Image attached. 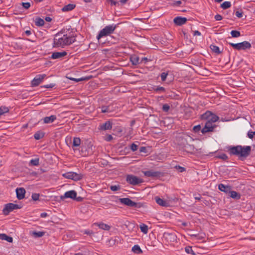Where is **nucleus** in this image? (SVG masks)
I'll list each match as a JSON object with an SVG mask.
<instances>
[{"label": "nucleus", "instance_id": "1", "mask_svg": "<svg viewBox=\"0 0 255 255\" xmlns=\"http://www.w3.org/2000/svg\"><path fill=\"white\" fill-rule=\"evenodd\" d=\"M74 37L64 34L62 32L57 33L54 36L53 47L63 48L75 41Z\"/></svg>", "mask_w": 255, "mask_h": 255}, {"label": "nucleus", "instance_id": "2", "mask_svg": "<svg viewBox=\"0 0 255 255\" xmlns=\"http://www.w3.org/2000/svg\"><path fill=\"white\" fill-rule=\"evenodd\" d=\"M251 151L250 146H242L238 145L230 148L231 153L238 156L239 157H246L249 156Z\"/></svg>", "mask_w": 255, "mask_h": 255}, {"label": "nucleus", "instance_id": "3", "mask_svg": "<svg viewBox=\"0 0 255 255\" xmlns=\"http://www.w3.org/2000/svg\"><path fill=\"white\" fill-rule=\"evenodd\" d=\"M87 194L86 193L78 194L77 192H65L63 196H60L61 200H64L66 198H70L77 202H82L86 198Z\"/></svg>", "mask_w": 255, "mask_h": 255}, {"label": "nucleus", "instance_id": "4", "mask_svg": "<svg viewBox=\"0 0 255 255\" xmlns=\"http://www.w3.org/2000/svg\"><path fill=\"white\" fill-rule=\"evenodd\" d=\"M22 207L21 204H17L14 203H7L4 205V208L2 210V213L4 215H7L10 212L14 210L19 209Z\"/></svg>", "mask_w": 255, "mask_h": 255}, {"label": "nucleus", "instance_id": "5", "mask_svg": "<svg viewBox=\"0 0 255 255\" xmlns=\"http://www.w3.org/2000/svg\"><path fill=\"white\" fill-rule=\"evenodd\" d=\"M116 28V26L114 25L106 26L100 31L98 35L97 36V39L99 40L101 37L110 34L114 32Z\"/></svg>", "mask_w": 255, "mask_h": 255}, {"label": "nucleus", "instance_id": "6", "mask_svg": "<svg viewBox=\"0 0 255 255\" xmlns=\"http://www.w3.org/2000/svg\"><path fill=\"white\" fill-rule=\"evenodd\" d=\"M229 44L234 48L238 50H245L247 49H249L251 47V43L246 41L237 44H234L233 43H230Z\"/></svg>", "mask_w": 255, "mask_h": 255}, {"label": "nucleus", "instance_id": "7", "mask_svg": "<svg viewBox=\"0 0 255 255\" xmlns=\"http://www.w3.org/2000/svg\"><path fill=\"white\" fill-rule=\"evenodd\" d=\"M176 198L168 197L167 200H163L158 196L155 197V200L157 204L162 207H169L172 201H174Z\"/></svg>", "mask_w": 255, "mask_h": 255}, {"label": "nucleus", "instance_id": "8", "mask_svg": "<svg viewBox=\"0 0 255 255\" xmlns=\"http://www.w3.org/2000/svg\"><path fill=\"white\" fill-rule=\"evenodd\" d=\"M202 120H208L214 123L219 120V117L210 111H207L201 116Z\"/></svg>", "mask_w": 255, "mask_h": 255}, {"label": "nucleus", "instance_id": "9", "mask_svg": "<svg viewBox=\"0 0 255 255\" xmlns=\"http://www.w3.org/2000/svg\"><path fill=\"white\" fill-rule=\"evenodd\" d=\"M63 176L67 179L78 181L83 178V175L81 174H77L73 172H68L63 174Z\"/></svg>", "mask_w": 255, "mask_h": 255}, {"label": "nucleus", "instance_id": "10", "mask_svg": "<svg viewBox=\"0 0 255 255\" xmlns=\"http://www.w3.org/2000/svg\"><path fill=\"white\" fill-rule=\"evenodd\" d=\"M126 180L128 183L133 185H137L143 182L141 179L132 175H127Z\"/></svg>", "mask_w": 255, "mask_h": 255}, {"label": "nucleus", "instance_id": "11", "mask_svg": "<svg viewBox=\"0 0 255 255\" xmlns=\"http://www.w3.org/2000/svg\"><path fill=\"white\" fill-rule=\"evenodd\" d=\"M186 137H187L186 135H180L176 137V143L181 149H183L188 143Z\"/></svg>", "mask_w": 255, "mask_h": 255}, {"label": "nucleus", "instance_id": "12", "mask_svg": "<svg viewBox=\"0 0 255 255\" xmlns=\"http://www.w3.org/2000/svg\"><path fill=\"white\" fill-rule=\"evenodd\" d=\"M119 201L121 204L130 207H137V203L132 201L128 198H120Z\"/></svg>", "mask_w": 255, "mask_h": 255}, {"label": "nucleus", "instance_id": "13", "mask_svg": "<svg viewBox=\"0 0 255 255\" xmlns=\"http://www.w3.org/2000/svg\"><path fill=\"white\" fill-rule=\"evenodd\" d=\"M215 127V125H214L213 123L207 120L204 127L201 129V132L204 134L207 132L212 131H213Z\"/></svg>", "mask_w": 255, "mask_h": 255}, {"label": "nucleus", "instance_id": "14", "mask_svg": "<svg viewBox=\"0 0 255 255\" xmlns=\"http://www.w3.org/2000/svg\"><path fill=\"white\" fill-rule=\"evenodd\" d=\"M45 77V74L38 75L36 76L31 81L32 86L34 87L38 86Z\"/></svg>", "mask_w": 255, "mask_h": 255}, {"label": "nucleus", "instance_id": "15", "mask_svg": "<svg viewBox=\"0 0 255 255\" xmlns=\"http://www.w3.org/2000/svg\"><path fill=\"white\" fill-rule=\"evenodd\" d=\"M40 198V200H49L50 199V196H47L42 194L39 195V194L34 193L32 195V198L34 201H37Z\"/></svg>", "mask_w": 255, "mask_h": 255}, {"label": "nucleus", "instance_id": "16", "mask_svg": "<svg viewBox=\"0 0 255 255\" xmlns=\"http://www.w3.org/2000/svg\"><path fill=\"white\" fill-rule=\"evenodd\" d=\"M187 21V19L186 18L179 16L175 17L173 20V21L175 24L180 26L185 24Z\"/></svg>", "mask_w": 255, "mask_h": 255}, {"label": "nucleus", "instance_id": "17", "mask_svg": "<svg viewBox=\"0 0 255 255\" xmlns=\"http://www.w3.org/2000/svg\"><path fill=\"white\" fill-rule=\"evenodd\" d=\"M144 175L147 177H158L161 174L158 171H154L153 170H148L143 172Z\"/></svg>", "mask_w": 255, "mask_h": 255}, {"label": "nucleus", "instance_id": "18", "mask_svg": "<svg viewBox=\"0 0 255 255\" xmlns=\"http://www.w3.org/2000/svg\"><path fill=\"white\" fill-rule=\"evenodd\" d=\"M67 55L66 51L55 52L52 53L51 58L53 59L61 58Z\"/></svg>", "mask_w": 255, "mask_h": 255}, {"label": "nucleus", "instance_id": "19", "mask_svg": "<svg viewBox=\"0 0 255 255\" xmlns=\"http://www.w3.org/2000/svg\"><path fill=\"white\" fill-rule=\"evenodd\" d=\"M218 189L220 191H233L232 187L229 185H225L223 184H220L218 185Z\"/></svg>", "mask_w": 255, "mask_h": 255}, {"label": "nucleus", "instance_id": "20", "mask_svg": "<svg viewBox=\"0 0 255 255\" xmlns=\"http://www.w3.org/2000/svg\"><path fill=\"white\" fill-rule=\"evenodd\" d=\"M94 225H96L99 227L100 229H102L105 231H109L111 229V227L104 223H95L94 224Z\"/></svg>", "mask_w": 255, "mask_h": 255}, {"label": "nucleus", "instance_id": "21", "mask_svg": "<svg viewBox=\"0 0 255 255\" xmlns=\"http://www.w3.org/2000/svg\"><path fill=\"white\" fill-rule=\"evenodd\" d=\"M112 128V124L110 121H107L105 123L101 125L99 129L101 130H107L110 129Z\"/></svg>", "mask_w": 255, "mask_h": 255}, {"label": "nucleus", "instance_id": "22", "mask_svg": "<svg viewBox=\"0 0 255 255\" xmlns=\"http://www.w3.org/2000/svg\"><path fill=\"white\" fill-rule=\"evenodd\" d=\"M183 150L188 153H193L195 151V147L193 145L187 143L185 147L183 148Z\"/></svg>", "mask_w": 255, "mask_h": 255}, {"label": "nucleus", "instance_id": "23", "mask_svg": "<svg viewBox=\"0 0 255 255\" xmlns=\"http://www.w3.org/2000/svg\"><path fill=\"white\" fill-rule=\"evenodd\" d=\"M76 6V5L73 3H69L67 5H65L61 9L63 12L69 11L73 10Z\"/></svg>", "mask_w": 255, "mask_h": 255}, {"label": "nucleus", "instance_id": "24", "mask_svg": "<svg viewBox=\"0 0 255 255\" xmlns=\"http://www.w3.org/2000/svg\"><path fill=\"white\" fill-rule=\"evenodd\" d=\"M56 119V117L54 115L50 117H46L43 119L44 124H50L53 122Z\"/></svg>", "mask_w": 255, "mask_h": 255}, {"label": "nucleus", "instance_id": "25", "mask_svg": "<svg viewBox=\"0 0 255 255\" xmlns=\"http://www.w3.org/2000/svg\"><path fill=\"white\" fill-rule=\"evenodd\" d=\"M0 240H5L9 243H12L13 241L12 237L7 236L5 234H0Z\"/></svg>", "mask_w": 255, "mask_h": 255}, {"label": "nucleus", "instance_id": "26", "mask_svg": "<svg viewBox=\"0 0 255 255\" xmlns=\"http://www.w3.org/2000/svg\"><path fill=\"white\" fill-rule=\"evenodd\" d=\"M132 251L137 254H140L142 253V250L138 245H134L132 248Z\"/></svg>", "mask_w": 255, "mask_h": 255}, {"label": "nucleus", "instance_id": "27", "mask_svg": "<svg viewBox=\"0 0 255 255\" xmlns=\"http://www.w3.org/2000/svg\"><path fill=\"white\" fill-rule=\"evenodd\" d=\"M35 22V25L38 26H41L44 24V20L40 17L36 18Z\"/></svg>", "mask_w": 255, "mask_h": 255}, {"label": "nucleus", "instance_id": "28", "mask_svg": "<svg viewBox=\"0 0 255 255\" xmlns=\"http://www.w3.org/2000/svg\"><path fill=\"white\" fill-rule=\"evenodd\" d=\"M44 135V133L40 131L36 132L34 135V137L36 140H39L42 138Z\"/></svg>", "mask_w": 255, "mask_h": 255}, {"label": "nucleus", "instance_id": "29", "mask_svg": "<svg viewBox=\"0 0 255 255\" xmlns=\"http://www.w3.org/2000/svg\"><path fill=\"white\" fill-rule=\"evenodd\" d=\"M139 58L136 55H133L130 57V61L132 64L136 65L139 63Z\"/></svg>", "mask_w": 255, "mask_h": 255}, {"label": "nucleus", "instance_id": "30", "mask_svg": "<svg viewBox=\"0 0 255 255\" xmlns=\"http://www.w3.org/2000/svg\"><path fill=\"white\" fill-rule=\"evenodd\" d=\"M30 234L36 238L41 237L44 235V232H32L30 233Z\"/></svg>", "mask_w": 255, "mask_h": 255}, {"label": "nucleus", "instance_id": "31", "mask_svg": "<svg viewBox=\"0 0 255 255\" xmlns=\"http://www.w3.org/2000/svg\"><path fill=\"white\" fill-rule=\"evenodd\" d=\"M210 48L214 52L216 53V54H220L221 53L219 48L217 46L211 45Z\"/></svg>", "mask_w": 255, "mask_h": 255}, {"label": "nucleus", "instance_id": "32", "mask_svg": "<svg viewBox=\"0 0 255 255\" xmlns=\"http://www.w3.org/2000/svg\"><path fill=\"white\" fill-rule=\"evenodd\" d=\"M81 143V139L79 137H74L73 141L74 146H78Z\"/></svg>", "mask_w": 255, "mask_h": 255}, {"label": "nucleus", "instance_id": "33", "mask_svg": "<svg viewBox=\"0 0 255 255\" xmlns=\"http://www.w3.org/2000/svg\"><path fill=\"white\" fill-rule=\"evenodd\" d=\"M230 196L234 199H238L240 198L241 195L239 192H229Z\"/></svg>", "mask_w": 255, "mask_h": 255}, {"label": "nucleus", "instance_id": "34", "mask_svg": "<svg viewBox=\"0 0 255 255\" xmlns=\"http://www.w3.org/2000/svg\"><path fill=\"white\" fill-rule=\"evenodd\" d=\"M231 6V3L230 1H225L221 5V7L224 9L230 7Z\"/></svg>", "mask_w": 255, "mask_h": 255}, {"label": "nucleus", "instance_id": "35", "mask_svg": "<svg viewBox=\"0 0 255 255\" xmlns=\"http://www.w3.org/2000/svg\"><path fill=\"white\" fill-rule=\"evenodd\" d=\"M140 229L141 230V231L144 234H146L148 232V227L145 224H141L140 226Z\"/></svg>", "mask_w": 255, "mask_h": 255}, {"label": "nucleus", "instance_id": "36", "mask_svg": "<svg viewBox=\"0 0 255 255\" xmlns=\"http://www.w3.org/2000/svg\"><path fill=\"white\" fill-rule=\"evenodd\" d=\"M39 163V158L31 159L29 162V164L32 166H37Z\"/></svg>", "mask_w": 255, "mask_h": 255}, {"label": "nucleus", "instance_id": "37", "mask_svg": "<svg viewBox=\"0 0 255 255\" xmlns=\"http://www.w3.org/2000/svg\"><path fill=\"white\" fill-rule=\"evenodd\" d=\"M9 110L8 108L5 107H1L0 108V116L4 114V113H7Z\"/></svg>", "mask_w": 255, "mask_h": 255}, {"label": "nucleus", "instance_id": "38", "mask_svg": "<svg viewBox=\"0 0 255 255\" xmlns=\"http://www.w3.org/2000/svg\"><path fill=\"white\" fill-rule=\"evenodd\" d=\"M231 34L233 37H238L241 35L240 31L237 30H232Z\"/></svg>", "mask_w": 255, "mask_h": 255}, {"label": "nucleus", "instance_id": "39", "mask_svg": "<svg viewBox=\"0 0 255 255\" xmlns=\"http://www.w3.org/2000/svg\"><path fill=\"white\" fill-rule=\"evenodd\" d=\"M16 196L18 199L21 200L24 198L25 192H16Z\"/></svg>", "mask_w": 255, "mask_h": 255}, {"label": "nucleus", "instance_id": "40", "mask_svg": "<svg viewBox=\"0 0 255 255\" xmlns=\"http://www.w3.org/2000/svg\"><path fill=\"white\" fill-rule=\"evenodd\" d=\"M110 189L113 191H116L120 190V186L119 185H111Z\"/></svg>", "mask_w": 255, "mask_h": 255}, {"label": "nucleus", "instance_id": "41", "mask_svg": "<svg viewBox=\"0 0 255 255\" xmlns=\"http://www.w3.org/2000/svg\"><path fill=\"white\" fill-rule=\"evenodd\" d=\"M153 89L156 92H164L165 89L163 87H156L153 88Z\"/></svg>", "mask_w": 255, "mask_h": 255}, {"label": "nucleus", "instance_id": "42", "mask_svg": "<svg viewBox=\"0 0 255 255\" xmlns=\"http://www.w3.org/2000/svg\"><path fill=\"white\" fill-rule=\"evenodd\" d=\"M170 109V106L168 104H164L162 106V110L164 112H168Z\"/></svg>", "mask_w": 255, "mask_h": 255}, {"label": "nucleus", "instance_id": "43", "mask_svg": "<svg viewBox=\"0 0 255 255\" xmlns=\"http://www.w3.org/2000/svg\"><path fill=\"white\" fill-rule=\"evenodd\" d=\"M138 145L133 143L130 145V149L132 151H135L137 149Z\"/></svg>", "mask_w": 255, "mask_h": 255}, {"label": "nucleus", "instance_id": "44", "mask_svg": "<svg viewBox=\"0 0 255 255\" xmlns=\"http://www.w3.org/2000/svg\"><path fill=\"white\" fill-rule=\"evenodd\" d=\"M22 5L23 7L25 9H28L30 6L31 4L30 2H22Z\"/></svg>", "mask_w": 255, "mask_h": 255}, {"label": "nucleus", "instance_id": "45", "mask_svg": "<svg viewBox=\"0 0 255 255\" xmlns=\"http://www.w3.org/2000/svg\"><path fill=\"white\" fill-rule=\"evenodd\" d=\"M167 75L168 73L165 72H163L161 74V78L162 81H165Z\"/></svg>", "mask_w": 255, "mask_h": 255}, {"label": "nucleus", "instance_id": "46", "mask_svg": "<svg viewBox=\"0 0 255 255\" xmlns=\"http://www.w3.org/2000/svg\"><path fill=\"white\" fill-rule=\"evenodd\" d=\"M255 135V131H249L248 132V136L251 139H252Z\"/></svg>", "mask_w": 255, "mask_h": 255}, {"label": "nucleus", "instance_id": "47", "mask_svg": "<svg viewBox=\"0 0 255 255\" xmlns=\"http://www.w3.org/2000/svg\"><path fill=\"white\" fill-rule=\"evenodd\" d=\"M201 126L200 125H197V126H195L194 128H193V130L195 132H198L199 130H200L201 129Z\"/></svg>", "mask_w": 255, "mask_h": 255}, {"label": "nucleus", "instance_id": "48", "mask_svg": "<svg viewBox=\"0 0 255 255\" xmlns=\"http://www.w3.org/2000/svg\"><path fill=\"white\" fill-rule=\"evenodd\" d=\"M185 251L188 254L192 253V254H194V253H193V251L192 250V248L190 247H186L185 248Z\"/></svg>", "mask_w": 255, "mask_h": 255}, {"label": "nucleus", "instance_id": "49", "mask_svg": "<svg viewBox=\"0 0 255 255\" xmlns=\"http://www.w3.org/2000/svg\"><path fill=\"white\" fill-rule=\"evenodd\" d=\"M223 18L222 16L220 15V14H216L215 16V19L217 20V21H219V20H222Z\"/></svg>", "mask_w": 255, "mask_h": 255}, {"label": "nucleus", "instance_id": "50", "mask_svg": "<svg viewBox=\"0 0 255 255\" xmlns=\"http://www.w3.org/2000/svg\"><path fill=\"white\" fill-rule=\"evenodd\" d=\"M84 233L85 234L89 235H91L94 234V233H93V232L92 231L89 230H85L84 231Z\"/></svg>", "mask_w": 255, "mask_h": 255}, {"label": "nucleus", "instance_id": "51", "mask_svg": "<svg viewBox=\"0 0 255 255\" xmlns=\"http://www.w3.org/2000/svg\"><path fill=\"white\" fill-rule=\"evenodd\" d=\"M236 15L238 17H242L243 16V12L237 11L236 12Z\"/></svg>", "mask_w": 255, "mask_h": 255}, {"label": "nucleus", "instance_id": "52", "mask_svg": "<svg viewBox=\"0 0 255 255\" xmlns=\"http://www.w3.org/2000/svg\"><path fill=\"white\" fill-rule=\"evenodd\" d=\"M109 111V109L108 107H103L102 108V113H106V112H108Z\"/></svg>", "mask_w": 255, "mask_h": 255}, {"label": "nucleus", "instance_id": "53", "mask_svg": "<svg viewBox=\"0 0 255 255\" xmlns=\"http://www.w3.org/2000/svg\"><path fill=\"white\" fill-rule=\"evenodd\" d=\"M219 158L224 160L228 159V156L225 154H223L219 156Z\"/></svg>", "mask_w": 255, "mask_h": 255}, {"label": "nucleus", "instance_id": "54", "mask_svg": "<svg viewBox=\"0 0 255 255\" xmlns=\"http://www.w3.org/2000/svg\"><path fill=\"white\" fill-rule=\"evenodd\" d=\"M69 79L70 80H73V81H76L77 82L81 81H83V80H84L85 79H83V78L75 79V78H70Z\"/></svg>", "mask_w": 255, "mask_h": 255}, {"label": "nucleus", "instance_id": "55", "mask_svg": "<svg viewBox=\"0 0 255 255\" xmlns=\"http://www.w3.org/2000/svg\"><path fill=\"white\" fill-rule=\"evenodd\" d=\"M54 86H55V84H50L49 85H46L44 86V87L46 88H50L53 87Z\"/></svg>", "mask_w": 255, "mask_h": 255}, {"label": "nucleus", "instance_id": "56", "mask_svg": "<svg viewBox=\"0 0 255 255\" xmlns=\"http://www.w3.org/2000/svg\"><path fill=\"white\" fill-rule=\"evenodd\" d=\"M176 168H178V169H179L180 172H182L183 171H185V168L184 167H181L180 166H176Z\"/></svg>", "mask_w": 255, "mask_h": 255}, {"label": "nucleus", "instance_id": "57", "mask_svg": "<svg viewBox=\"0 0 255 255\" xmlns=\"http://www.w3.org/2000/svg\"><path fill=\"white\" fill-rule=\"evenodd\" d=\"M109 2L111 3V5H116L118 3L117 1H114L113 0H107Z\"/></svg>", "mask_w": 255, "mask_h": 255}, {"label": "nucleus", "instance_id": "58", "mask_svg": "<svg viewBox=\"0 0 255 255\" xmlns=\"http://www.w3.org/2000/svg\"><path fill=\"white\" fill-rule=\"evenodd\" d=\"M193 35L194 36H200V35H201V33L199 31L196 30V31H194Z\"/></svg>", "mask_w": 255, "mask_h": 255}, {"label": "nucleus", "instance_id": "59", "mask_svg": "<svg viewBox=\"0 0 255 255\" xmlns=\"http://www.w3.org/2000/svg\"><path fill=\"white\" fill-rule=\"evenodd\" d=\"M112 139H113V137L110 134L108 135V136L106 138V140L108 141H111Z\"/></svg>", "mask_w": 255, "mask_h": 255}, {"label": "nucleus", "instance_id": "60", "mask_svg": "<svg viewBox=\"0 0 255 255\" xmlns=\"http://www.w3.org/2000/svg\"><path fill=\"white\" fill-rule=\"evenodd\" d=\"M15 191H25V190L23 188H17Z\"/></svg>", "mask_w": 255, "mask_h": 255}, {"label": "nucleus", "instance_id": "61", "mask_svg": "<svg viewBox=\"0 0 255 255\" xmlns=\"http://www.w3.org/2000/svg\"><path fill=\"white\" fill-rule=\"evenodd\" d=\"M140 152H145L146 151V148L145 147L142 146L139 149Z\"/></svg>", "mask_w": 255, "mask_h": 255}, {"label": "nucleus", "instance_id": "62", "mask_svg": "<svg viewBox=\"0 0 255 255\" xmlns=\"http://www.w3.org/2000/svg\"><path fill=\"white\" fill-rule=\"evenodd\" d=\"M47 216V214L46 213H42L40 214V217L41 218H45Z\"/></svg>", "mask_w": 255, "mask_h": 255}, {"label": "nucleus", "instance_id": "63", "mask_svg": "<svg viewBox=\"0 0 255 255\" xmlns=\"http://www.w3.org/2000/svg\"><path fill=\"white\" fill-rule=\"evenodd\" d=\"M45 19L47 22H50L51 21V20H52L51 18L49 17V16L46 17Z\"/></svg>", "mask_w": 255, "mask_h": 255}, {"label": "nucleus", "instance_id": "64", "mask_svg": "<svg viewBox=\"0 0 255 255\" xmlns=\"http://www.w3.org/2000/svg\"><path fill=\"white\" fill-rule=\"evenodd\" d=\"M182 0H178V1H176L175 3V4H177V5H180V4H182Z\"/></svg>", "mask_w": 255, "mask_h": 255}]
</instances>
